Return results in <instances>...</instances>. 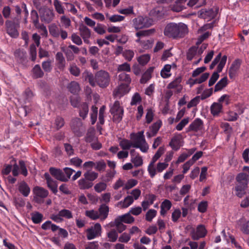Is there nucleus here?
<instances>
[{
    "mask_svg": "<svg viewBox=\"0 0 249 249\" xmlns=\"http://www.w3.org/2000/svg\"><path fill=\"white\" fill-rule=\"evenodd\" d=\"M130 66L127 63H124L122 64L119 65L117 68L118 71H130Z\"/></svg>",
    "mask_w": 249,
    "mask_h": 249,
    "instance_id": "nucleus-62",
    "label": "nucleus"
},
{
    "mask_svg": "<svg viewBox=\"0 0 249 249\" xmlns=\"http://www.w3.org/2000/svg\"><path fill=\"white\" fill-rule=\"evenodd\" d=\"M121 220H122L120 219L116 218L113 223L111 225V226H115L117 230L116 231L119 233L122 232L126 229V226L121 222Z\"/></svg>",
    "mask_w": 249,
    "mask_h": 249,
    "instance_id": "nucleus-33",
    "label": "nucleus"
},
{
    "mask_svg": "<svg viewBox=\"0 0 249 249\" xmlns=\"http://www.w3.org/2000/svg\"><path fill=\"white\" fill-rule=\"evenodd\" d=\"M89 112V107L87 103H83L79 107V114L83 119H85Z\"/></svg>",
    "mask_w": 249,
    "mask_h": 249,
    "instance_id": "nucleus-38",
    "label": "nucleus"
},
{
    "mask_svg": "<svg viewBox=\"0 0 249 249\" xmlns=\"http://www.w3.org/2000/svg\"><path fill=\"white\" fill-rule=\"evenodd\" d=\"M64 120L61 117L57 116L55 120V127L56 129L58 130L64 125Z\"/></svg>",
    "mask_w": 249,
    "mask_h": 249,
    "instance_id": "nucleus-60",
    "label": "nucleus"
},
{
    "mask_svg": "<svg viewBox=\"0 0 249 249\" xmlns=\"http://www.w3.org/2000/svg\"><path fill=\"white\" fill-rule=\"evenodd\" d=\"M14 56L18 62L23 65H25L27 62L26 53L25 51L18 49L14 53Z\"/></svg>",
    "mask_w": 249,
    "mask_h": 249,
    "instance_id": "nucleus-14",
    "label": "nucleus"
},
{
    "mask_svg": "<svg viewBox=\"0 0 249 249\" xmlns=\"http://www.w3.org/2000/svg\"><path fill=\"white\" fill-rule=\"evenodd\" d=\"M31 17L32 20V22L35 27L40 24L39 23L38 15L36 10H32L31 12Z\"/></svg>",
    "mask_w": 249,
    "mask_h": 249,
    "instance_id": "nucleus-49",
    "label": "nucleus"
},
{
    "mask_svg": "<svg viewBox=\"0 0 249 249\" xmlns=\"http://www.w3.org/2000/svg\"><path fill=\"white\" fill-rule=\"evenodd\" d=\"M7 33L12 37L16 38L18 36L17 28L19 26L18 22L15 23L11 21H6L5 22Z\"/></svg>",
    "mask_w": 249,
    "mask_h": 249,
    "instance_id": "nucleus-9",
    "label": "nucleus"
},
{
    "mask_svg": "<svg viewBox=\"0 0 249 249\" xmlns=\"http://www.w3.org/2000/svg\"><path fill=\"white\" fill-rule=\"evenodd\" d=\"M197 50V47L196 46H193L189 49L187 53V58L188 60L191 61L196 56H198Z\"/></svg>",
    "mask_w": 249,
    "mask_h": 249,
    "instance_id": "nucleus-41",
    "label": "nucleus"
},
{
    "mask_svg": "<svg viewBox=\"0 0 249 249\" xmlns=\"http://www.w3.org/2000/svg\"><path fill=\"white\" fill-rule=\"evenodd\" d=\"M86 215L93 220H96L100 218L98 212L94 210L87 211Z\"/></svg>",
    "mask_w": 249,
    "mask_h": 249,
    "instance_id": "nucleus-54",
    "label": "nucleus"
},
{
    "mask_svg": "<svg viewBox=\"0 0 249 249\" xmlns=\"http://www.w3.org/2000/svg\"><path fill=\"white\" fill-rule=\"evenodd\" d=\"M240 66V63L239 60H236L232 63L229 71V76L231 78H232L234 76L235 73L239 69Z\"/></svg>",
    "mask_w": 249,
    "mask_h": 249,
    "instance_id": "nucleus-24",
    "label": "nucleus"
},
{
    "mask_svg": "<svg viewBox=\"0 0 249 249\" xmlns=\"http://www.w3.org/2000/svg\"><path fill=\"white\" fill-rule=\"evenodd\" d=\"M228 84V79L227 77H224L219 81L215 85L214 87V92H217L225 88Z\"/></svg>",
    "mask_w": 249,
    "mask_h": 249,
    "instance_id": "nucleus-37",
    "label": "nucleus"
},
{
    "mask_svg": "<svg viewBox=\"0 0 249 249\" xmlns=\"http://www.w3.org/2000/svg\"><path fill=\"white\" fill-rule=\"evenodd\" d=\"M107 237L108 238V241L111 242H115L118 237L117 231L115 229H111L107 233Z\"/></svg>",
    "mask_w": 249,
    "mask_h": 249,
    "instance_id": "nucleus-45",
    "label": "nucleus"
},
{
    "mask_svg": "<svg viewBox=\"0 0 249 249\" xmlns=\"http://www.w3.org/2000/svg\"><path fill=\"white\" fill-rule=\"evenodd\" d=\"M83 176L92 182L98 177V173L92 171H88L84 174Z\"/></svg>",
    "mask_w": 249,
    "mask_h": 249,
    "instance_id": "nucleus-40",
    "label": "nucleus"
},
{
    "mask_svg": "<svg viewBox=\"0 0 249 249\" xmlns=\"http://www.w3.org/2000/svg\"><path fill=\"white\" fill-rule=\"evenodd\" d=\"M182 81V77L181 76H178L175 79L168 84L167 88L168 89H177V91L180 92L182 89V87L180 84Z\"/></svg>",
    "mask_w": 249,
    "mask_h": 249,
    "instance_id": "nucleus-18",
    "label": "nucleus"
},
{
    "mask_svg": "<svg viewBox=\"0 0 249 249\" xmlns=\"http://www.w3.org/2000/svg\"><path fill=\"white\" fill-rule=\"evenodd\" d=\"M219 8L217 6H213V8L208 9H203L199 11V16L201 18L209 20L216 17Z\"/></svg>",
    "mask_w": 249,
    "mask_h": 249,
    "instance_id": "nucleus-7",
    "label": "nucleus"
},
{
    "mask_svg": "<svg viewBox=\"0 0 249 249\" xmlns=\"http://www.w3.org/2000/svg\"><path fill=\"white\" fill-rule=\"evenodd\" d=\"M49 172L50 174L57 180L61 181L67 182V179L65 178L64 173L61 170L54 167H51L49 169Z\"/></svg>",
    "mask_w": 249,
    "mask_h": 249,
    "instance_id": "nucleus-13",
    "label": "nucleus"
},
{
    "mask_svg": "<svg viewBox=\"0 0 249 249\" xmlns=\"http://www.w3.org/2000/svg\"><path fill=\"white\" fill-rule=\"evenodd\" d=\"M131 161L134 163L135 167L140 166L143 163L142 158L138 154L135 157H132Z\"/></svg>",
    "mask_w": 249,
    "mask_h": 249,
    "instance_id": "nucleus-50",
    "label": "nucleus"
},
{
    "mask_svg": "<svg viewBox=\"0 0 249 249\" xmlns=\"http://www.w3.org/2000/svg\"><path fill=\"white\" fill-rule=\"evenodd\" d=\"M44 177L46 180L47 187L51 190L53 194L56 195L58 192L57 181L54 180L48 173H45Z\"/></svg>",
    "mask_w": 249,
    "mask_h": 249,
    "instance_id": "nucleus-10",
    "label": "nucleus"
},
{
    "mask_svg": "<svg viewBox=\"0 0 249 249\" xmlns=\"http://www.w3.org/2000/svg\"><path fill=\"white\" fill-rule=\"evenodd\" d=\"M71 39L74 44L77 45H81L82 44V40L81 37L76 33H73L71 35Z\"/></svg>",
    "mask_w": 249,
    "mask_h": 249,
    "instance_id": "nucleus-61",
    "label": "nucleus"
},
{
    "mask_svg": "<svg viewBox=\"0 0 249 249\" xmlns=\"http://www.w3.org/2000/svg\"><path fill=\"white\" fill-rule=\"evenodd\" d=\"M59 215L61 217H64L67 219L72 218V214L71 211L67 209H63L59 211Z\"/></svg>",
    "mask_w": 249,
    "mask_h": 249,
    "instance_id": "nucleus-57",
    "label": "nucleus"
},
{
    "mask_svg": "<svg viewBox=\"0 0 249 249\" xmlns=\"http://www.w3.org/2000/svg\"><path fill=\"white\" fill-rule=\"evenodd\" d=\"M222 105L219 103H213L211 107V112L213 116H217L221 111Z\"/></svg>",
    "mask_w": 249,
    "mask_h": 249,
    "instance_id": "nucleus-34",
    "label": "nucleus"
},
{
    "mask_svg": "<svg viewBox=\"0 0 249 249\" xmlns=\"http://www.w3.org/2000/svg\"><path fill=\"white\" fill-rule=\"evenodd\" d=\"M129 84H122L115 91L116 96L121 97L129 92Z\"/></svg>",
    "mask_w": 249,
    "mask_h": 249,
    "instance_id": "nucleus-19",
    "label": "nucleus"
},
{
    "mask_svg": "<svg viewBox=\"0 0 249 249\" xmlns=\"http://www.w3.org/2000/svg\"><path fill=\"white\" fill-rule=\"evenodd\" d=\"M142 42V47L144 49H148L152 47L153 44V40L151 38L148 39H144Z\"/></svg>",
    "mask_w": 249,
    "mask_h": 249,
    "instance_id": "nucleus-64",
    "label": "nucleus"
},
{
    "mask_svg": "<svg viewBox=\"0 0 249 249\" xmlns=\"http://www.w3.org/2000/svg\"><path fill=\"white\" fill-rule=\"evenodd\" d=\"M82 78L84 80L88 81L90 86L95 87L94 81V75H93L91 72L87 70L85 71L82 73Z\"/></svg>",
    "mask_w": 249,
    "mask_h": 249,
    "instance_id": "nucleus-22",
    "label": "nucleus"
},
{
    "mask_svg": "<svg viewBox=\"0 0 249 249\" xmlns=\"http://www.w3.org/2000/svg\"><path fill=\"white\" fill-rule=\"evenodd\" d=\"M69 70L71 74L76 77L79 76L81 72L79 68L74 63L70 65Z\"/></svg>",
    "mask_w": 249,
    "mask_h": 249,
    "instance_id": "nucleus-44",
    "label": "nucleus"
},
{
    "mask_svg": "<svg viewBox=\"0 0 249 249\" xmlns=\"http://www.w3.org/2000/svg\"><path fill=\"white\" fill-rule=\"evenodd\" d=\"M117 218L122 220L121 222L122 223L127 224H131L134 221V218L128 213L119 216Z\"/></svg>",
    "mask_w": 249,
    "mask_h": 249,
    "instance_id": "nucleus-36",
    "label": "nucleus"
},
{
    "mask_svg": "<svg viewBox=\"0 0 249 249\" xmlns=\"http://www.w3.org/2000/svg\"><path fill=\"white\" fill-rule=\"evenodd\" d=\"M238 225L240 231L246 234H249V220L247 221L240 220Z\"/></svg>",
    "mask_w": 249,
    "mask_h": 249,
    "instance_id": "nucleus-28",
    "label": "nucleus"
},
{
    "mask_svg": "<svg viewBox=\"0 0 249 249\" xmlns=\"http://www.w3.org/2000/svg\"><path fill=\"white\" fill-rule=\"evenodd\" d=\"M43 215L41 213L36 212L31 214V218L35 224L40 223L43 219Z\"/></svg>",
    "mask_w": 249,
    "mask_h": 249,
    "instance_id": "nucleus-42",
    "label": "nucleus"
},
{
    "mask_svg": "<svg viewBox=\"0 0 249 249\" xmlns=\"http://www.w3.org/2000/svg\"><path fill=\"white\" fill-rule=\"evenodd\" d=\"M203 127V121L199 118H196L190 124L188 129L189 131L197 132L201 130Z\"/></svg>",
    "mask_w": 249,
    "mask_h": 249,
    "instance_id": "nucleus-15",
    "label": "nucleus"
},
{
    "mask_svg": "<svg viewBox=\"0 0 249 249\" xmlns=\"http://www.w3.org/2000/svg\"><path fill=\"white\" fill-rule=\"evenodd\" d=\"M97 138L95 135L94 129L93 128H89L86 134L85 138V141L87 142L91 143L96 142Z\"/></svg>",
    "mask_w": 249,
    "mask_h": 249,
    "instance_id": "nucleus-25",
    "label": "nucleus"
},
{
    "mask_svg": "<svg viewBox=\"0 0 249 249\" xmlns=\"http://www.w3.org/2000/svg\"><path fill=\"white\" fill-rule=\"evenodd\" d=\"M110 112L113 116L112 120L113 122L118 123L121 121L124 114V109L120 106L119 101H116L114 102L110 109Z\"/></svg>",
    "mask_w": 249,
    "mask_h": 249,
    "instance_id": "nucleus-5",
    "label": "nucleus"
},
{
    "mask_svg": "<svg viewBox=\"0 0 249 249\" xmlns=\"http://www.w3.org/2000/svg\"><path fill=\"white\" fill-rule=\"evenodd\" d=\"M102 228L99 223H96L94 227H91L86 230L87 237L88 240H91L99 236L101 233Z\"/></svg>",
    "mask_w": 249,
    "mask_h": 249,
    "instance_id": "nucleus-8",
    "label": "nucleus"
},
{
    "mask_svg": "<svg viewBox=\"0 0 249 249\" xmlns=\"http://www.w3.org/2000/svg\"><path fill=\"white\" fill-rule=\"evenodd\" d=\"M209 76V73L208 72L204 73L199 78L196 79L190 78L188 80V84L190 85V86H192L196 84H201L205 81L208 78Z\"/></svg>",
    "mask_w": 249,
    "mask_h": 249,
    "instance_id": "nucleus-16",
    "label": "nucleus"
},
{
    "mask_svg": "<svg viewBox=\"0 0 249 249\" xmlns=\"http://www.w3.org/2000/svg\"><path fill=\"white\" fill-rule=\"evenodd\" d=\"M119 144L123 150H128L131 147H133L132 142L126 139L121 140Z\"/></svg>",
    "mask_w": 249,
    "mask_h": 249,
    "instance_id": "nucleus-46",
    "label": "nucleus"
},
{
    "mask_svg": "<svg viewBox=\"0 0 249 249\" xmlns=\"http://www.w3.org/2000/svg\"><path fill=\"white\" fill-rule=\"evenodd\" d=\"M82 125V123L80 119L75 118L72 120L71 124V128L75 135L80 137L82 135L80 128Z\"/></svg>",
    "mask_w": 249,
    "mask_h": 249,
    "instance_id": "nucleus-12",
    "label": "nucleus"
},
{
    "mask_svg": "<svg viewBox=\"0 0 249 249\" xmlns=\"http://www.w3.org/2000/svg\"><path fill=\"white\" fill-rule=\"evenodd\" d=\"M156 214L157 211L155 210H149L146 213V220L148 221H151L152 219L156 216Z\"/></svg>",
    "mask_w": 249,
    "mask_h": 249,
    "instance_id": "nucleus-63",
    "label": "nucleus"
},
{
    "mask_svg": "<svg viewBox=\"0 0 249 249\" xmlns=\"http://www.w3.org/2000/svg\"><path fill=\"white\" fill-rule=\"evenodd\" d=\"M164 11L160 8H156L150 11L149 15L155 19H159L164 16Z\"/></svg>",
    "mask_w": 249,
    "mask_h": 249,
    "instance_id": "nucleus-23",
    "label": "nucleus"
},
{
    "mask_svg": "<svg viewBox=\"0 0 249 249\" xmlns=\"http://www.w3.org/2000/svg\"><path fill=\"white\" fill-rule=\"evenodd\" d=\"M169 145L174 150L177 151L179 149L181 146L179 137L178 136L174 137L170 142Z\"/></svg>",
    "mask_w": 249,
    "mask_h": 249,
    "instance_id": "nucleus-35",
    "label": "nucleus"
},
{
    "mask_svg": "<svg viewBox=\"0 0 249 249\" xmlns=\"http://www.w3.org/2000/svg\"><path fill=\"white\" fill-rule=\"evenodd\" d=\"M134 199L132 196H128L124 200L118 202V206H121L122 208H125L129 207L133 203Z\"/></svg>",
    "mask_w": 249,
    "mask_h": 249,
    "instance_id": "nucleus-31",
    "label": "nucleus"
},
{
    "mask_svg": "<svg viewBox=\"0 0 249 249\" xmlns=\"http://www.w3.org/2000/svg\"><path fill=\"white\" fill-rule=\"evenodd\" d=\"M185 8L184 5L180 4L177 0L176 1L175 4L171 6V10L176 12H180Z\"/></svg>",
    "mask_w": 249,
    "mask_h": 249,
    "instance_id": "nucleus-53",
    "label": "nucleus"
},
{
    "mask_svg": "<svg viewBox=\"0 0 249 249\" xmlns=\"http://www.w3.org/2000/svg\"><path fill=\"white\" fill-rule=\"evenodd\" d=\"M49 32L53 36L57 38L60 36V29L55 25H52L49 27Z\"/></svg>",
    "mask_w": 249,
    "mask_h": 249,
    "instance_id": "nucleus-48",
    "label": "nucleus"
},
{
    "mask_svg": "<svg viewBox=\"0 0 249 249\" xmlns=\"http://www.w3.org/2000/svg\"><path fill=\"white\" fill-rule=\"evenodd\" d=\"M18 190L25 197L27 196L30 192V189L29 186L24 181H22L20 183Z\"/></svg>",
    "mask_w": 249,
    "mask_h": 249,
    "instance_id": "nucleus-29",
    "label": "nucleus"
},
{
    "mask_svg": "<svg viewBox=\"0 0 249 249\" xmlns=\"http://www.w3.org/2000/svg\"><path fill=\"white\" fill-rule=\"evenodd\" d=\"M39 13L41 20L45 23H50L54 18V13L53 10L47 7L43 6L39 9Z\"/></svg>",
    "mask_w": 249,
    "mask_h": 249,
    "instance_id": "nucleus-6",
    "label": "nucleus"
},
{
    "mask_svg": "<svg viewBox=\"0 0 249 249\" xmlns=\"http://www.w3.org/2000/svg\"><path fill=\"white\" fill-rule=\"evenodd\" d=\"M94 81L95 86L98 85L101 88H105L109 85L110 82L109 74L104 70L98 71L94 74Z\"/></svg>",
    "mask_w": 249,
    "mask_h": 249,
    "instance_id": "nucleus-3",
    "label": "nucleus"
},
{
    "mask_svg": "<svg viewBox=\"0 0 249 249\" xmlns=\"http://www.w3.org/2000/svg\"><path fill=\"white\" fill-rule=\"evenodd\" d=\"M132 22L133 26L137 30L144 28L142 16H139L134 18L132 20Z\"/></svg>",
    "mask_w": 249,
    "mask_h": 249,
    "instance_id": "nucleus-30",
    "label": "nucleus"
},
{
    "mask_svg": "<svg viewBox=\"0 0 249 249\" xmlns=\"http://www.w3.org/2000/svg\"><path fill=\"white\" fill-rule=\"evenodd\" d=\"M79 31L80 35L82 38L86 37H90L91 36L90 30L83 23L79 25Z\"/></svg>",
    "mask_w": 249,
    "mask_h": 249,
    "instance_id": "nucleus-27",
    "label": "nucleus"
},
{
    "mask_svg": "<svg viewBox=\"0 0 249 249\" xmlns=\"http://www.w3.org/2000/svg\"><path fill=\"white\" fill-rule=\"evenodd\" d=\"M116 171L114 170L107 171L106 176L102 178L104 181H109L115 176Z\"/></svg>",
    "mask_w": 249,
    "mask_h": 249,
    "instance_id": "nucleus-56",
    "label": "nucleus"
},
{
    "mask_svg": "<svg viewBox=\"0 0 249 249\" xmlns=\"http://www.w3.org/2000/svg\"><path fill=\"white\" fill-rule=\"evenodd\" d=\"M243 171L245 173H240L236 177V186L235 190L236 195L242 197L245 194V190L248 187L249 182V167L244 166Z\"/></svg>",
    "mask_w": 249,
    "mask_h": 249,
    "instance_id": "nucleus-2",
    "label": "nucleus"
},
{
    "mask_svg": "<svg viewBox=\"0 0 249 249\" xmlns=\"http://www.w3.org/2000/svg\"><path fill=\"white\" fill-rule=\"evenodd\" d=\"M68 88L69 91L73 94L77 93L80 89L79 84L75 81L71 82L68 86Z\"/></svg>",
    "mask_w": 249,
    "mask_h": 249,
    "instance_id": "nucleus-39",
    "label": "nucleus"
},
{
    "mask_svg": "<svg viewBox=\"0 0 249 249\" xmlns=\"http://www.w3.org/2000/svg\"><path fill=\"white\" fill-rule=\"evenodd\" d=\"M53 5L56 11L59 14L64 13V9L61 2L58 0H54Z\"/></svg>",
    "mask_w": 249,
    "mask_h": 249,
    "instance_id": "nucleus-52",
    "label": "nucleus"
},
{
    "mask_svg": "<svg viewBox=\"0 0 249 249\" xmlns=\"http://www.w3.org/2000/svg\"><path fill=\"white\" fill-rule=\"evenodd\" d=\"M207 233V230L202 225H198L196 231H193L191 233L192 238L194 240H198L201 238L204 237Z\"/></svg>",
    "mask_w": 249,
    "mask_h": 249,
    "instance_id": "nucleus-11",
    "label": "nucleus"
},
{
    "mask_svg": "<svg viewBox=\"0 0 249 249\" xmlns=\"http://www.w3.org/2000/svg\"><path fill=\"white\" fill-rule=\"evenodd\" d=\"M109 207L105 204H102L98 209L99 215L101 220H105L108 216Z\"/></svg>",
    "mask_w": 249,
    "mask_h": 249,
    "instance_id": "nucleus-21",
    "label": "nucleus"
},
{
    "mask_svg": "<svg viewBox=\"0 0 249 249\" xmlns=\"http://www.w3.org/2000/svg\"><path fill=\"white\" fill-rule=\"evenodd\" d=\"M55 58L58 62V67L59 69L63 70L65 67V60L63 55V54L61 52L57 53Z\"/></svg>",
    "mask_w": 249,
    "mask_h": 249,
    "instance_id": "nucleus-32",
    "label": "nucleus"
},
{
    "mask_svg": "<svg viewBox=\"0 0 249 249\" xmlns=\"http://www.w3.org/2000/svg\"><path fill=\"white\" fill-rule=\"evenodd\" d=\"M155 29H149L143 31H140L136 33V35L138 37H142L143 38L144 37L147 36L151 35L155 32Z\"/></svg>",
    "mask_w": 249,
    "mask_h": 249,
    "instance_id": "nucleus-47",
    "label": "nucleus"
},
{
    "mask_svg": "<svg viewBox=\"0 0 249 249\" xmlns=\"http://www.w3.org/2000/svg\"><path fill=\"white\" fill-rule=\"evenodd\" d=\"M78 185L80 189L87 190L91 188L93 183L84 177L78 181Z\"/></svg>",
    "mask_w": 249,
    "mask_h": 249,
    "instance_id": "nucleus-17",
    "label": "nucleus"
},
{
    "mask_svg": "<svg viewBox=\"0 0 249 249\" xmlns=\"http://www.w3.org/2000/svg\"><path fill=\"white\" fill-rule=\"evenodd\" d=\"M34 194L41 198H46L49 195V192L47 190L43 187L39 186H36L34 188Z\"/></svg>",
    "mask_w": 249,
    "mask_h": 249,
    "instance_id": "nucleus-20",
    "label": "nucleus"
},
{
    "mask_svg": "<svg viewBox=\"0 0 249 249\" xmlns=\"http://www.w3.org/2000/svg\"><path fill=\"white\" fill-rule=\"evenodd\" d=\"M164 35L173 38L183 37L188 33V28L186 24L170 23L168 24L164 31Z\"/></svg>",
    "mask_w": 249,
    "mask_h": 249,
    "instance_id": "nucleus-1",
    "label": "nucleus"
},
{
    "mask_svg": "<svg viewBox=\"0 0 249 249\" xmlns=\"http://www.w3.org/2000/svg\"><path fill=\"white\" fill-rule=\"evenodd\" d=\"M150 56L148 54H145L140 56L138 61L139 63L142 65H145L150 60Z\"/></svg>",
    "mask_w": 249,
    "mask_h": 249,
    "instance_id": "nucleus-55",
    "label": "nucleus"
},
{
    "mask_svg": "<svg viewBox=\"0 0 249 249\" xmlns=\"http://www.w3.org/2000/svg\"><path fill=\"white\" fill-rule=\"evenodd\" d=\"M171 66L169 64L165 65L160 72V75L163 78H167L171 76L170 73Z\"/></svg>",
    "mask_w": 249,
    "mask_h": 249,
    "instance_id": "nucleus-43",
    "label": "nucleus"
},
{
    "mask_svg": "<svg viewBox=\"0 0 249 249\" xmlns=\"http://www.w3.org/2000/svg\"><path fill=\"white\" fill-rule=\"evenodd\" d=\"M119 79L120 81L125 82L126 84H129L131 83V79L129 74L125 72H122L119 75Z\"/></svg>",
    "mask_w": 249,
    "mask_h": 249,
    "instance_id": "nucleus-51",
    "label": "nucleus"
},
{
    "mask_svg": "<svg viewBox=\"0 0 249 249\" xmlns=\"http://www.w3.org/2000/svg\"><path fill=\"white\" fill-rule=\"evenodd\" d=\"M161 125V122L160 121H157L153 125L150 127L152 132L153 133V135H156L157 132H158L160 128Z\"/></svg>",
    "mask_w": 249,
    "mask_h": 249,
    "instance_id": "nucleus-58",
    "label": "nucleus"
},
{
    "mask_svg": "<svg viewBox=\"0 0 249 249\" xmlns=\"http://www.w3.org/2000/svg\"><path fill=\"white\" fill-rule=\"evenodd\" d=\"M107 188V184L103 182H100L97 183L94 186V190L97 193H101V192L105 190Z\"/></svg>",
    "mask_w": 249,
    "mask_h": 249,
    "instance_id": "nucleus-59",
    "label": "nucleus"
},
{
    "mask_svg": "<svg viewBox=\"0 0 249 249\" xmlns=\"http://www.w3.org/2000/svg\"><path fill=\"white\" fill-rule=\"evenodd\" d=\"M144 131H141L137 133L132 138L133 147L140 148L142 152H146L148 149V145L146 142Z\"/></svg>",
    "mask_w": 249,
    "mask_h": 249,
    "instance_id": "nucleus-4",
    "label": "nucleus"
},
{
    "mask_svg": "<svg viewBox=\"0 0 249 249\" xmlns=\"http://www.w3.org/2000/svg\"><path fill=\"white\" fill-rule=\"evenodd\" d=\"M32 77L34 79L41 78L44 75V72L41 69L40 66L36 64V65L32 70Z\"/></svg>",
    "mask_w": 249,
    "mask_h": 249,
    "instance_id": "nucleus-26",
    "label": "nucleus"
}]
</instances>
